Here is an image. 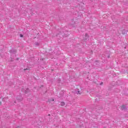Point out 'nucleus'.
I'll return each instance as SVG.
<instances>
[{
  "mask_svg": "<svg viewBox=\"0 0 128 128\" xmlns=\"http://www.w3.org/2000/svg\"><path fill=\"white\" fill-rule=\"evenodd\" d=\"M122 110H124V112H126L128 110V107L126 105H122L121 107Z\"/></svg>",
  "mask_w": 128,
  "mask_h": 128,
  "instance_id": "f257e3e1",
  "label": "nucleus"
},
{
  "mask_svg": "<svg viewBox=\"0 0 128 128\" xmlns=\"http://www.w3.org/2000/svg\"><path fill=\"white\" fill-rule=\"evenodd\" d=\"M22 98L20 96H18L16 98V100L18 102H22Z\"/></svg>",
  "mask_w": 128,
  "mask_h": 128,
  "instance_id": "f03ea898",
  "label": "nucleus"
},
{
  "mask_svg": "<svg viewBox=\"0 0 128 128\" xmlns=\"http://www.w3.org/2000/svg\"><path fill=\"white\" fill-rule=\"evenodd\" d=\"M10 52L11 54H16V50H10Z\"/></svg>",
  "mask_w": 128,
  "mask_h": 128,
  "instance_id": "7ed1b4c3",
  "label": "nucleus"
},
{
  "mask_svg": "<svg viewBox=\"0 0 128 128\" xmlns=\"http://www.w3.org/2000/svg\"><path fill=\"white\" fill-rule=\"evenodd\" d=\"M122 34H128V32L124 29L122 30Z\"/></svg>",
  "mask_w": 128,
  "mask_h": 128,
  "instance_id": "20e7f679",
  "label": "nucleus"
},
{
  "mask_svg": "<svg viewBox=\"0 0 128 128\" xmlns=\"http://www.w3.org/2000/svg\"><path fill=\"white\" fill-rule=\"evenodd\" d=\"M85 40H88V34H85Z\"/></svg>",
  "mask_w": 128,
  "mask_h": 128,
  "instance_id": "39448f33",
  "label": "nucleus"
},
{
  "mask_svg": "<svg viewBox=\"0 0 128 128\" xmlns=\"http://www.w3.org/2000/svg\"><path fill=\"white\" fill-rule=\"evenodd\" d=\"M28 92H30V89H28V88H27L25 90L24 92H25V94H28Z\"/></svg>",
  "mask_w": 128,
  "mask_h": 128,
  "instance_id": "423d86ee",
  "label": "nucleus"
},
{
  "mask_svg": "<svg viewBox=\"0 0 128 128\" xmlns=\"http://www.w3.org/2000/svg\"><path fill=\"white\" fill-rule=\"evenodd\" d=\"M76 93L77 94H80V90H78L77 92H76Z\"/></svg>",
  "mask_w": 128,
  "mask_h": 128,
  "instance_id": "0eeeda50",
  "label": "nucleus"
},
{
  "mask_svg": "<svg viewBox=\"0 0 128 128\" xmlns=\"http://www.w3.org/2000/svg\"><path fill=\"white\" fill-rule=\"evenodd\" d=\"M60 105L62 106H63L66 105V103L64 102H60Z\"/></svg>",
  "mask_w": 128,
  "mask_h": 128,
  "instance_id": "6e6552de",
  "label": "nucleus"
},
{
  "mask_svg": "<svg viewBox=\"0 0 128 128\" xmlns=\"http://www.w3.org/2000/svg\"><path fill=\"white\" fill-rule=\"evenodd\" d=\"M35 44H36V46H40V44H38V42H36V43H35Z\"/></svg>",
  "mask_w": 128,
  "mask_h": 128,
  "instance_id": "1a4fd4ad",
  "label": "nucleus"
},
{
  "mask_svg": "<svg viewBox=\"0 0 128 128\" xmlns=\"http://www.w3.org/2000/svg\"><path fill=\"white\" fill-rule=\"evenodd\" d=\"M20 38H24V35L20 34Z\"/></svg>",
  "mask_w": 128,
  "mask_h": 128,
  "instance_id": "9d476101",
  "label": "nucleus"
},
{
  "mask_svg": "<svg viewBox=\"0 0 128 128\" xmlns=\"http://www.w3.org/2000/svg\"><path fill=\"white\" fill-rule=\"evenodd\" d=\"M102 84H104V82H101V83L100 84V86H102Z\"/></svg>",
  "mask_w": 128,
  "mask_h": 128,
  "instance_id": "9b49d317",
  "label": "nucleus"
},
{
  "mask_svg": "<svg viewBox=\"0 0 128 128\" xmlns=\"http://www.w3.org/2000/svg\"><path fill=\"white\" fill-rule=\"evenodd\" d=\"M54 99H52V102H54Z\"/></svg>",
  "mask_w": 128,
  "mask_h": 128,
  "instance_id": "f8f14e48",
  "label": "nucleus"
},
{
  "mask_svg": "<svg viewBox=\"0 0 128 128\" xmlns=\"http://www.w3.org/2000/svg\"><path fill=\"white\" fill-rule=\"evenodd\" d=\"M108 58H110V56H108Z\"/></svg>",
  "mask_w": 128,
  "mask_h": 128,
  "instance_id": "ddd939ff",
  "label": "nucleus"
},
{
  "mask_svg": "<svg viewBox=\"0 0 128 128\" xmlns=\"http://www.w3.org/2000/svg\"><path fill=\"white\" fill-rule=\"evenodd\" d=\"M2 104V102H0V106Z\"/></svg>",
  "mask_w": 128,
  "mask_h": 128,
  "instance_id": "4468645a",
  "label": "nucleus"
},
{
  "mask_svg": "<svg viewBox=\"0 0 128 128\" xmlns=\"http://www.w3.org/2000/svg\"><path fill=\"white\" fill-rule=\"evenodd\" d=\"M4 100V98H3V100Z\"/></svg>",
  "mask_w": 128,
  "mask_h": 128,
  "instance_id": "2eb2a0df",
  "label": "nucleus"
},
{
  "mask_svg": "<svg viewBox=\"0 0 128 128\" xmlns=\"http://www.w3.org/2000/svg\"><path fill=\"white\" fill-rule=\"evenodd\" d=\"M48 116H50V114H49Z\"/></svg>",
  "mask_w": 128,
  "mask_h": 128,
  "instance_id": "dca6fc26",
  "label": "nucleus"
},
{
  "mask_svg": "<svg viewBox=\"0 0 128 128\" xmlns=\"http://www.w3.org/2000/svg\"><path fill=\"white\" fill-rule=\"evenodd\" d=\"M17 60H18V58H17Z\"/></svg>",
  "mask_w": 128,
  "mask_h": 128,
  "instance_id": "f3484780",
  "label": "nucleus"
},
{
  "mask_svg": "<svg viewBox=\"0 0 128 128\" xmlns=\"http://www.w3.org/2000/svg\"><path fill=\"white\" fill-rule=\"evenodd\" d=\"M26 70H28V68H26Z\"/></svg>",
  "mask_w": 128,
  "mask_h": 128,
  "instance_id": "a211bd4d",
  "label": "nucleus"
}]
</instances>
